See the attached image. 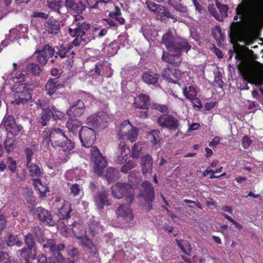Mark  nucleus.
I'll return each instance as SVG.
<instances>
[{"label":"nucleus","instance_id":"1","mask_svg":"<svg viewBox=\"0 0 263 263\" xmlns=\"http://www.w3.org/2000/svg\"><path fill=\"white\" fill-rule=\"evenodd\" d=\"M255 0H243L236 8V14L234 16L236 22L231 23L229 32V37L232 43H237L241 41L242 29L241 20L248 18L260 11V8Z\"/></svg>","mask_w":263,"mask_h":263},{"label":"nucleus","instance_id":"2","mask_svg":"<svg viewBox=\"0 0 263 263\" xmlns=\"http://www.w3.org/2000/svg\"><path fill=\"white\" fill-rule=\"evenodd\" d=\"M79 136L82 145L90 148V158L94 163L93 171L98 176H102L107 166V161L96 146H92L95 141L96 136L93 129L83 126L79 132Z\"/></svg>","mask_w":263,"mask_h":263},{"label":"nucleus","instance_id":"3","mask_svg":"<svg viewBox=\"0 0 263 263\" xmlns=\"http://www.w3.org/2000/svg\"><path fill=\"white\" fill-rule=\"evenodd\" d=\"M42 145L48 147L50 144L53 147H60L64 152H70L75 147V144L68 139L65 133L59 127H54L42 134Z\"/></svg>","mask_w":263,"mask_h":263},{"label":"nucleus","instance_id":"4","mask_svg":"<svg viewBox=\"0 0 263 263\" xmlns=\"http://www.w3.org/2000/svg\"><path fill=\"white\" fill-rule=\"evenodd\" d=\"M74 18L73 23L68 29V33L70 36L75 37L72 41V44L75 46H79L82 43H87L93 38L92 32L95 31L94 27L85 22H81L83 19L81 15H74Z\"/></svg>","mask_w":263,"mask_h":263},{"label":"nucleus","instance_id":"5","mask_svg":"<svg viewBox=\"0 0 263 263\" xmlns=\"http://www.w3.org/2000/svg\"><path fill=\"white\" fill-rule=\"evenodd\" d=\"M191 49V45L186 40L180 37L176 38L175 44L170 52V53L165 55L166 53L163 51L162 60L175 67L178 66L181 63L182 53L185 52L187 53Z\"/></svg>","mask_w":263,"mask_h":263},{"label":"nucleus","instance_id":"6","mask_svg":"<svg viewBox=\"0 0 263 263\" xmlns=\"http://www.w3.org/2000/svg\"><path fill=\"white\" fill-rule=\"evenodd\" d=\"M24 242L27 247L17 251L16 255L21 263H30V258L35 259L37 257L36 245L33 235L30 233L25 235Z\"/></svg>","mask_w":263,"mask_h":263},{"label":"nucleus","instance_id":"7","mask_svg":"<svg viewBox=\"0 0 263 263\" xmlns=\"http://www.w3.org/2000/svg\"><path fill=\"white\" fill-rule=\"evenodd\" d=\"M34 103L36 105V109L43 108L41 117L40 120L42 126H45L50 119L52 118L54 120H61L64 116V113L59 110L55 106H48L44 108V105L40 99L35 101Z\"/></svg>","mask_w":263,"mask_h":263},{"label":"nucleus","instance_id":"8","mask_svg":"<svg viewBox=\"0 0 263 263\" xmlns=\"http://www.w3.org/2000/svg\"><path fill=\"white\" fill-rule=\"evenodd\" d=\"M112 195L121 199L125 197L126 202L130 204L135 199V191L133 187L128 183L118 182L111 187Z\"/></svg>","mask_w":263,"mask_h":263},{"label":"nucleus","instance_id":"9","mask_svg":"<svg viewBox=\"0 0 263 263\" xmlns=\"http://www.w3.org/2000/svg\"><path fill=\"white\" fill-rule=\"evenodd\" d=\"M32 85L26 83L15 84L13 86L14 98L13 102L17 105L24 104L29 102L32 98L31 87Z\"/></svg>","mask_w":263,"mask_h":263},{"label":"nucleus","instance_id":"10","mask_svg":"<svg viewBox=\"0 0 263 263\" xmlns=\"http://www.w3.org/2000/svg\"><path fill=\"white\" fill-rule=\"evenodd\" d=\"M44 249H48L58 263H65V259L61 251L65 248L63 243L57 244L53 239H48L43 245Z\"/></svg>","mask_w":263,"mask_h":263},{"label":"nucleus","instance_id":"11","mask_svg":"<svg viewBox=\"0 0 263 263\" xmlns=\"http://www.w3.org/2000/svg\"><path fill=\"white\" fill-rule=\"evenodd\" d=\"M73 46L74 45L72 44V42L70 43H63L56 46L55 58L63 59L67 58V62L68 63V66L72 67V64L73 62L72 59L75 54L74 51L72 50Z\"/></svg>","mask_w":263,"mask_h":263},{"label":"nucleus","instance_id":"12","mask_svg":"<svg viewBox=\"0 0 263 263\" xmlns=\"http://www.w3.org/2000/svg\"><path fill=\"white\" fill-rule=\"evenodd\" d=\"M157 123L162 128L172 131L176 130L180 126L179 120L169 114L159 116L157 119Z\"/></svg>","mask_w":263,"mask_h":263},{"label":"nucleus","instance_id":"13","mask_svg":"<svg viewBox=\"0 0 263 263\" xmlns=\"http://www.w3.org/2000/svg\"><path fill=\"white\" fill-rule=\"evenodd\" d=\"M141 188L140 190L139 197L147 202L148 211L153 209L152 202L155 199L154 188L151 183L148 181H145L141 184Z\"/></svg>","mask_w":263,"mask_h":263},{"label":"nucleus","instance_id":"14","mask_svg":"<svg viewBox=\"0 0 263 263\" xmlns=\"http://www.w3.org/2000/svg\"><path fill=\"white\" fill-rule=\"evenodd\" d=\"M3 122L6 130L13 136L18 135L23 129V126L16 123L14 117L12 115L5 116Z\"/></svg>","mask_w":263,"mask_h":263},{"label":"nucleus","instance_id":"15","mask_svg":"<svg viewBox=\"0 0 263 263\" xmlns=\"http://www.w3.org/2000/svg\"><path fill=\"white\" fill-rule=\"evenodd\" d=\"M109 16L110 18H103V20L106 22L109 27L112 30H116L118 28V25L113 19L118 21L120 25H123L125 22V20L121 17V10L118 6H115V12H110Z\"/></svg>","mask_w":263,"mask_h":263},{"label":"nucleus","instance_id":"16","mask_svg":"<svg viewBox=\"0 0 263 263\" xmlns=\"http://www.w3.org/2000/svg\"><path fill=\"white\" fill-rule=\"evenodd\" d=\"M162 77L168 82L178 84L180 85L179 80L181 78V72L179 69L170 68H164L161 72Z\"/></svg>","mask_w":263,"mask_h":263},{"label":"nucleus","instance_id":"17","mask_svg":"<svg viewBox=\"0 0 263 263\" xmlns=\"http://www.w3.org/2000/svg\"><path fill=\"white\" fill-rule=\"evenodd\" d=\"M130 154L129 148L123 141H121L118 145V151L117 152L116 161L121 164L126 162Z\"/></svg>","mask_w":263,"mask_h":263},{"label":"nucleus","instance_id":"18","mask_svg":"<svg viewBox=\"0 0 263 263\" xmlns=\"http://www.w3.org/2000/svg\"><path fill=\"white\" fill-rule=\"evenodd\" d=\"M65 6L68 11L78 14L83 13L86 9L84 2L79 0H66Z\"/></svg>","mask_w":263,"mask_h":263},{"label":"nucleus","instance_id":"19","mask_svg":"<svg viewBox=\"0 0 263 263\" xmlns=\"http://www.w3.org/2000/svg\"><path fill=\"white\" fill-rule=\"evenodd\" d=\"M36 213L39 220L44 224L53 226L55 222L50 212L45 210L42 207H38L36 209Z\"/></svg>","mask_w":263,"mask_h":263},{"label":"nucleus","instance_id":"20","mask_svg":"<svg viewBox=\"0 0 263 263\" xmlns=\"http://www.w3.org/2000/svg\"><path fill=\"white\" fill-rule=\"evenodd\" d=\"M59 77L49 79L45 86V90L47 95L52 96L56 93L57 91L64 87V85L59 82Z\"/></svg>","mask_w":263,"mask_h":263},{"label":"nucleus","instance_id":"21","mask_svg":"<svg viewBox=\"0 0 263 263\" xmlns=\"http://www.w3.org/2000/svg\"><path fill=\"white\" fill-rule=\"evenodd\" d=\"M142 79L144 83L148 85H153L155 87L160 86L159 74L153 71H146L143 72Z\"/></svg>","mask_w":263,"mask_h":263},{"label":"nucleus","instance_id":"22","mask_svg":"<svg viewBox=\"0 0 263 263\" xmlns=\"http://www.w3.org/2000/svg\"><path fill=\"white\" fill-rule=\"evenodd\" d=\"M106 122H104V120L103 117L101 116L96 114H92L90 115L87 119V124L89 126V127H91L93 128H102L105 126V123Z\"/></svg>","mask_w":263,"mask_h":263},{"label":"nucleus","instance_id":"23","mask_svg":"<svg viewBox=\"0 0 263 263\" xmlns=\"http://www.w3.org/2000/svg\"><path fill=\"white\" fill-rule=\"evenodd\" d=\"M133 105L136 108L147 110L150 105V97L145 94H139L135 98Z\"/></svg>","mask_w":263,"mask_h":263},{"label":"nucleus","instance_id":"24","mask_svg":"<svg viewBox=\"0 0 263 263\" xmlns=\"http://www.w3.org/2000/svg\"><path fill=\"white\" fill-rule=\"evenodd\" d=\"M108 196V191L104 189L98 192L95 197V201L98 209L101 210L104 206H108L110 204L107 199Z\"/></svg>","mask_w":263,"mask_h":263},{"label":"nucleus","instance_id":"25","mask_svg":"<svg viewBox=\"0 0 263 263\" xmlns=\"http://www.w3.org/2000/svg\"><path fill=\"white\" fill-rule=\"evenodd\" d=\"M44 28L49 34L56 35L60 31V23L55 18H50L45 23Z\"/></svg>","mask_w":263,"mask_h":263},{"label":"nucleus","instance_id":"26","mask_svg":"<svg viewBox=\"0 0 263 263\" xmlns=\"http://www.w3.org/2000/svg\"><path fill=\"white\" fill-rule=\"evenodd\" d=\"M141 166L143 175L152 173L153 167V160L151 155L146 154L141 157Z\"/></svg>","mask_w":263,"mask_h":263},{"label":"nucleus","instance_id":"27","mask_svg":"<svg viewBox=\"0 0 263 263\" xmlns=\"http://www.w3.org/2000/svg\"><path fill=\"white\" fill-rule=\"evenodd\" d=\"M77 238L81 241L82 247L87 249L89 253H93V254L97 253L98 250L97 247L88 236L85 235L81 236H77Z\"/></svg>","mask_w":263,"mask_h":263},{"label":"nucleus","instance_id":"28","mask_svg":"<svg viewBox=\"0 0 263 263\" xmlns=\"http://www.w3.org/2000/svg\"><path fill=\"white\" fill-rule=\"evenodd\" d=\"M85 110V107L84 102L81 100H78L73 103L69 109L68 110L67 113L70 112L74 117H80L83 115Z\"/></svg>","mask_w":263,"mask_h":263},{"label":"nucleus","instance_id":"29","mask_svg":"<svg viewBox=\"0 0 263 263\" xmlns=\"http://www.w3.org/2000/svg\"><path fill=\"white\" fill-rule=\"evenodd\" d=\"M71 205L68 201H64L63 205L59 209L58 216L60 219H68L70 217Z\"/></svg>","mask_w":263,"mask_h":263},{"label":"nucleus","instance_id":"30","mask_svg":"<svg viewBox=\"0 0 263 263\" xmlns=\"http://www.w3.org/2000/svg\"><path fill=\"white\" fill-rule=\"evenodd\" d=\"M177 37L173 36L172 31H168L164 33L162 37V42L164 44L169 52L171 50L175 44Z\"/></svg>","mask_w":263,"mask_h":263},{"label":"nucleus","instance_id":"31","mask_svg":"<svg viewBox=\"0 0 263 263\" xmlns=\"http://www.w3.org/2000/svg\"><path fill=\"white\" fill-rule=\"evenodd\" d=\"M81 125V122L76 118H69L66 123V128L73 134H77Z\"/></svg>","mask_w":263,"mask_h":263},{"label":"nucleus","instance_id":"32","mask_svg":"<svg viewBox=\"0 0 263 263\" xmlns=\"http://www.w3.org/2000/svg\"><path fill=\"white\" fill-rule=\"evenodd\" d=\"M117 214L119 216L123 217L127 221H130L134 218L132 211L130 208H125L123 205L119 206L117 211Z\"/></svg>","mask_w":263,"mask_h":263},{"label":"nucleus","instance_id":"33","mask_svg":"<svg viewBox=\"0 0 263 263\" xmlns=\"http://www.w3.org/2000/svg\"><path fill=\"white\" fill-rule=\"evenodd\" d=\"M105 177L109 183L115 182L119 177V173L118 169L112 167L107 168Z\"/></svg>","mask_w":263,"mask_h":263},{"label":"nucleus","instance_id":"34","mask_svg":"<svg viewBox=\"0 0 263 263\" xmlns=\"http://www.w3.org/2000/svg\"><path fill=\"white\" fill-rule=\"evenodd\" d=\"M26 167L29 169V176L32 178H39L43 174V172L40 167L35 163H26Z\"/></svg>","mask_w":263,"mask_h":263},{"label":"nucleus","instance_id":"35","mask_svg":"<svg viewBox=\"0 0 263 263\" xmlns=\"http://www.w3.org/2000/svg\"><path fill=\"white\" fill-rule=\"evenodd\" d=\"M32 184L34 189L37 191L41 195L45 196L46 193L49 192V188L47 186V184H45V185H43L39 178L33 179Z\"/></svg>","mask_w":263,"mask_h":263},{"label":"nucleus","instance_id":"36","mask_svg":"<svg viewBox=\"0 0 263 263\" xmlns=\"http://www.w3.org/2000/svg\"><path fill=\"white\" fill-rule=\"evenodd\" d=\"M175 241L182 252L188 256L191 255L192 248L189 241L179 239H176Z\"/></svg>","mask_w":263,"mask_h":263},{"label":"nucleus","instance_id":"37","mask_svg":"<svg viewBox=\"0 0 263 263\" xmlns=\"http://www.w3.org/2000/svg\"><path fill=\"white\" fill-rule=\"evenodd\" d=\"M183 93L186 99L191 101L197 98V92L193 86H185L183 88Z\"/></svg>","mask_w":263,"mask_h":263},{"label":"nucleus","instance_id":"38","mask_svg":"<svg viewBox=\"0 0 263 263\" xmlns=\"http://www.w3.org/2000/svg\"><path fill=\"white\" fill-rule=\"evenodd\" d=\"M169 5L176 11L181 13L187 14L188 13V9L186 6L183 5L182 3L176 2V0H169Z\"/></svg>","mask_w":263,"mask_h":263},{"label":"nucleus","instance_id":"39","mask_svg":"<svg viewBox=\"0 0 263 263\" xmlns=\"http://www.w3.org/2000/svg\"><path fill=\"white\" fill-rule=\"evenodd\" d=\"M61 0H47V5L50 9L61 14V9L62 8Z\"/></svg>","mask_w":263,"mask_h":263},{"label":"nucleus","instance_id":"40","mask_svg":"<svg viewBox=\"0 0 263 263\" xmlns=\"http://www.w3.org/2000/svg\"><path fill=\"white\" fill-rule=\"evenodd\" d=\"M128 123V127H130V129H129L126 133V136L127 139L133 142L135 141L137 138L138 135V129L136 127H133L129 122Z\"/></svg>","mask_w":263,"mask_h":263},{"label":"nucleus","instance_id":"41","mask_svg":"<svg viewBox=\"0 0 263 263\" xmlns=\"http://www.w3.org/2000/svg\"><path fill=\"white\" fill-rule=\"evenodd\" d=\"M151 108L154 110H158L163 114H168L170 109L168 105L155 103L152 104Z\"/></svg>","mask_w":263,"mask_h":263},{"label":"nucleus","instance_id":"42","mask_svg":"<svg viewBox=\"0 0 263 263\" xmlns=\"http://www.w3.org/2000/svg\"><path fill=\"white\" fill-rule=\"evenodd\" d=\"M146 4L148 9L156 14H160L161 12V10H164V6L157 4L153 2L147 1Z\"/></svg>","mask_w":263,"mask_h":263},{"label":"nucleus","instance_id":"43","mask_svg":"<svg viewBox=\"0 0 263 263\" xmlns=\"http://www.w3.org/2000/svg\"><path fill=\"white\" fill-rule=\"evenodd\" d=\"M88 226L91 234L92 236H95L99 231V223L95 220L91 219L89 222Z\"/></svg>","mask_w":263,"mask_h":263},{"label":"nucleus","instance_id":"44","mask_svg":"<svg viewBox=\"0 0 263 263\" xmlns=\"http://www.w3.org/2000/svg\"><path fill=\"white\" fill-rule=\"evenodd\" d=\"M26 68L27 71H29L35 76L39 75L41 71V69L39 65L34 63L28 64Z\"/></svg>","mask_w":263,"mask_h":263},{"label":"nucleus","instance_id":"45","mask_svg":"<svg viewBox=\"0 0 263 263\" xmlns=\"http://www.w3.org/2000/svg\"><path fill=\"white\" fill-rule=\"evenodd\" d=\"M22 242L18 240L17 235H14L13 234H10L8 236V238L7 241V245L8 246H13L16 245L20 247L22 246Z\"/></svg>","mask_w":263,"mask_h":263},{"label":"nucleus","instance_id":"46","mask_svg":"<svg viewBox=\"0 0 263 263\" xmlns=\"http://www.w3.org/2000/svg\"><path fill=\"white\" fill-rule=\"evenodd\" d=\"M6 163L8 169L10 172L12 174L15 173L17 170L16 161L12 157L9 156L7 158Z\"/></svg>","mask_w":263,"mask_h":263},{"label":"nucleus","instance_id":"47","mask_svg":"<svg viewBox=\"0 0 263 263\" xmlns=\"http://www.w3.org/2000/svg\"><path fill=\"white\" fill-rule=\"evenodd\" d=\"M151 137V141L153 145L158 144L160 140V132L158 130H153L149 133Z\"/></svg>","mask_w":263,"mask_h":263},{"label":"nucleus","instance_id":"48","mask_svg":"<svg viewBox=\"0 0 263 263\" xmlns=\"http://www.w3.org/2000/svg\"><path fill=\"white\" fill-rule=\"evenodd\" d=\"M216 5L217 8L219 11V14L221 15L222 21L223 20V17L228 16V11L229 9L228 6L227 5L222 4L218 1H216Z\"/></svg>","mask_w":263,"mask_h":263},{"label":"nucleus","instance_id":"49","mask_svg":"<svg viewBox=\"0 0 263 263\" xmlns=\"http://www.w3.org/2000/svg\"><path fill=\"white\" fill-rule=\"evenodd\" d=\"M69 227H70V229L76 237L82 231V226L77 221L73 222L71 224H69Z\"/></svg>","mask_w":263,"mask_h":263},{"label":"nucleus","instance_id":"50","mask_svg":"<svg viewBox=\"0 0 263 263\" xmlns=\"http://www.w3.org/2000/svg\"><path fill=\"white\" fill-rule=\"evenodd\" d=\"M41 52L49 57H52L53 56L55 57L56 47L55 48H52L48 44L45 45L43 48L41 50Z\"/></svg>","mask_w":263,"mask_h":263},{"label":"nucleus","instance_id":"51","mask_svg":"<svg viewBox=\"0 0 263 263\" xmlns=\"http://www.w3.org/2000/svg\"><path fill=\"white\" fill-rule=\"evenodd\" d=\"M137 162L135 160H129L121 167V171L124 173H127L129 170L135 167Z\"/></svg>","mask_w":263,"mask_h":263},{"label":"nucleus","instance_id":"52","mask_svg":"<svg viewBox=\"0 0 263 263\" xmlns=\"http://www.w3.org/2000/svg\"><path fill=\"white\" fill-rule=\"evenodd\" d=\"M137 162L135 160H129L121 167V171L124 173H127L129 170L135 167Z\"/></svg>","mask_w":263,"mask_h":263},{"label":"nucleus","instance_id":"53","mask_svg":"<svg viewBox=\"0 0 263 263\" xmlns=\"http://www.w3.org/2000/svg\"><path fill=\"white\" fill-rule=\"evenodd\" d=\"M95 31L92 32V35L94 36L92 40H95L96 37L101 38L105 36L108 30L106 28L100 29L99 27H94Z\"/></svg>","mask_w":263,"mask_h":263},{"label":"nucleus","instance_id":"54","mask_svg":"<svg viewBox=\"0 0 263 263\" xmlns=\"http://www.w3.org/2000/svg\"><path fill=\"white\" fill-rule=\"evenodd\" d=\"M4 146L7 153H9L14 148V144L11 138L7 137L4 142Z\"/></svg>","mask_w":263,"mask_h":263},{"label":"nucleus","instance_id":"55","mask_svg":"<svg viewBox=\"0 0 263 263\" xmlns=\"http://www.w3.org/2000/svg\"><path fill=\"white\" fill-rule=\"evenodd\" d=\"M208 11L210 13L215 17V18L218 21H222L221 15L217 13L216 8L213 4L209 5L208 6Z\"/></svg>","mask_w":263,"mask_h":263},{"label":"nucleus","instance_id":"56","mask_svg":"<svg viewBox=\"0 0 263 263\" xmlns=\"http://www.w3.org/2000/svg\"><path fill=\"white\" fill-rule=\"evenodd\" d=\"M26 78V76L21 71H17L15 73V77H14L12 79L14 83H16V84H22V82L25 81Z\"/></svg>","mask_w":263,"mask_h":263},{"label":"nucleus","instance_id":"57","mask_svg":"<svg viewBox=\"0 0 263 263\" xmlns=\"http://www.w3.org/2000/svg\"><path fill=\"white\" fill-rule=\"evenodd\" d=\"M68 255L73 259L77 258L79 255L78 249L72 247H68Z\"/></svg>","mask_w":263,"mask_h":263},{"label":"nucleus","instance_id":"58","mask_svg":"<svg viewBox=\"0 0 263 263\" xmlns=\"http://www.w3.org/2000/svg\"><path fill=\"white\" fill-rule=\"evenodd\" d=\"M139 143H136L132 148L131 155L133 158L137 159L140 156V153L139 151Z\"/></svg>","mask_w":263,"mask_h":263},{"label":"nucleus","instance_id":"59","mask_svg":"<svg viewBox=\"0 0 263 263\" xmlns=\"http://www.w3.org/2000/svg\"><path fill=\"white\" fill-rule=\"evenodd\" d=\"M37 52L39 53V54L36 57L37 61L42 65H45L48 61L47 57L45 56L42 52H41V50Z\"/></svg>","mask_w":263,"mask_h":263},{"label":"nucleus","instance_id":"60","mask_svg":"<svg viewBox=\"0 0 263 263\" xmlns=\"http://www.w3.org/2000/svg\"><path fill=\"white\" fill-rule=\"evenodd\" d=\"M90 9H99L100 3L98 0H85Z\"/></svg>","mask_w":263,"mask_h":263},{"label":"nucleus","instance_id":"61","mask_svg":"<svg viewBox=\"0 0 263 263\" xmlns=\"http://www.w3.org/2000/svg\"><path fill=\"white\" fill-rule=\"evenodd\" d=\"M70 190L73 196L76 197L78 195L80 192V186L77 183H74L71 186Z\"/></svg>","mask_w":263,"mask_h":263},{"label":"nucleus","instance_id":"62","mask_svg":"<svg viewBox=\"0 0 263 263\" xmlns=\"http://www.w3.org/2000/svg\"><path fill=\"white\" fill-rule=\"evenodd\" d=\"M25 154L26 156V163H30L32 160V156L33 155L32 149L29 147L26 148L25 150Z\"/></svg>","mask_w":263,"mask_h":263},{"label":"nucleus","instance_id":"63","mask_svg":"<svg viewBox=\"0 0 263 263\" xmlns=\"http://www.w3.org/2000/svg\"><path fill=\"white\" fill-rule=\"evenodd\" d=\"M161 11V12H160V14H163V16H164L167 18L173 19L174 23L177 22V18L174 17V15L170 11L166 10L164 7V10H162Z\"/></svg>","mask_w":263,"mask_h":263},{"label":"nucleus","instance_id":"64","mask_svg":"<svg viewBox=\"0 0 263 263\" xmlns=\"http://www.w3.org/2000/svg\"><path fill=\"white\" fill-rule=\"evenodd\" d=\"M252 143V140L248 136H245L242 139V146L245 149H247Z\"/></svg>","mask_w":263,"mask_h":263}]
</instances>
